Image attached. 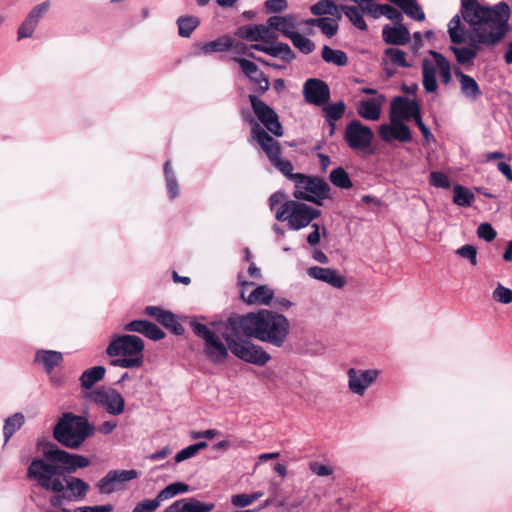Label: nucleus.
<instances>
[{"label": "nucleus", "instance_id": "f257e3e1", "mask_svg": "<svg viewBox=\"0 0 512 512\" xmlns=\"http://www.w3.org/2000/svg\"><path fill=\"white\" fill-rule=\"evenodd\" d=\"M225 328L231 333L224 334L231 353L238 359L258 366L266 365L270 354L260 345L247 338H254L281 348L287 341L290 323L286 316L277 312L260 309L257 312L235 314L227 318Z\"/></svg>", "mask_w": 512, "mask_h": 512}, {"label": "nucleus", "instance_id": "f03ea898", "mask_svg": "<svg viewBox=\"0 0 512 512\" xmlns=\"http://www.w3.org/2000/svg\"><path fill=\"white\" fill-rule=\"evenodd\" d=\"M461 16L477 27L467 41L468 47L450 46L457 62L462 65L473 62L482 47L497 45L509 30L510 8L505 2L490 7L477 0H461Z\"/></svg>", "mask_w": 512, "mask_h": 512}, {"label": "nucleus", "instance_id": "7ed1b4c3", "mask_svg": "<svg viewBox=\"0 0 512 512\" xmlns=\"http://www.w3.org/2000/svg\"><path fill=\"white\" fill-rule=\"evenodd\" d=\"M43 454L48 461L59 463L62 468L48 464L44 460L35 459L29 465L27 475L44 489L56 493L65 490L64 471L72 473L79 468H85L90 465V460L87 457L78 454H70L54 444L47 445Z\"/></svg>", "mask_w": 512, "mask_h": 512}, {"label": "nucleus", "instance_id": "20e7f679", "mask_svg": "<svg viewBox=\"0 0 512 512\" xmlns=\"http://www.w3.org/2000/svg\"><path fill=\"white\" fill-rule=\"evenodd\" d=\"M145 343L131 334H113L106 348L111 364L124 369H138L144 364Z\"/></svg>", "mask_w": 512, "mask_h": 512}, {"label": "nucleus", "instance_id": "39448f33", "mask_svg": "<svg viewBox=\"0 0 512 512\" xmlns=\"http://www.w3.org/2000/svg\"><path fill=\"white\" fill-rule=\"evenodd\" d=\"M95 434V427L84 416L63 413L53 429V437L69 449H78Z\"/></svg>", "mask_w": 512, "mask_h": 512}, {"label": "nucleus", "instance_id": "423d86ee", "mask_svg": "<svg viewBox=\"0 0 512 512\" xmlns=\"http://www.w3.org/2000/svg\"><path fill=\"white\" fill-rule=\"evenodd\" d=\"M194 334L203 340V353L209 361L214 364H221L226 361L231 352L224 336L217 332L219 329H211L209 326L193 319L189 323ZM231 333L229 329H227ZM227 332L222 333V335Z\"/></svg>", "mask_w": 512, "mask_h": 512}, {"label": "nucleus", "instance_id": "0eeeda50", "mask_svg": "<svg viewBox=\"0 0 512 512\" xmlns=\"http://www.w3.org/2000/svg\"><path fill=\"white\" fill-rule=\"evenodd\" d=\"M245 119L252 124L251 136L260 145L271 164L293 182V176L296 173H292V163L281 157L279 143L268 135L265 129L259 123L255 122L253 118L248 116L245 117Z\"/></svg>", "mask_w": 512, "mask_h": 512}, {"label": "nucleus", "instance_id": "6e6552de", "mask_svg": "<svg viewBox=\"0 0 512 512\" xmlns=\"http://www.w3.org/2000/svg\"><path fill=\"white\" fill-rule=\"evenodd\" d=\"M293 183V196L301 202L322 206L325 200L331 199V187L322 178L296 173L293 176Z\"/></svg>", "mask_w": 512, "mask_h": 512}, {"label": "nucleus", "instance_id": "1a4fd4ad", "mask_svg": "<svg viewBox=\"0 0 512 512\" xmlns=\"http://www.w3.org/2000/svg\"><path fill=\"white\" fill-rule=\"evenodd\" d=\"M432 58L422 60V85L426 93H436L438 91L437 75L441 82L448 85L452 80V68L450 61L441 53L430 50Z\"/></svg>", "mask_w": 512, "mask_h": 512}, {"label": "nucleus", "instance_id": "9d476101", "mask_svg": "<svg viewBox=\"0 0 512 512\" xmlns=\"http://www.w3.org/2000/svg\"><path fill=\"white\" fill-rule=\"evenodd\" d=\"M320 215L319 209L297 199L285 201L275 212V218L278 221L287 222L289 228L296 231L307 227Z\"/></svg>", "mask_w": 512, "mask_h": 512}, {"label": "nucleus", "instance_id": "9b49d317", "mask_svg": "<svg viewBox=\"0 0 512 512\" xmlns=\"http://www.w3.org/2000/svg\"><path fill=\"white\" fill-rule=\"evenodd\" d=\"M84 397L113 416L122 414L125 410V400L115 389L110 387H98L84 394Z\"/></svg>", "mask_w": 512, "mask_h": 512}, {"label": "nucleus", "instance_id": "f8f14e48", "mask_svg": "<svg viewBox=\"0 0 512 512\" xmlns=\"http://www.w3.org/2000/svg\"><path fill=\"white\" fill-rule=\"evenodd\" d=\"M374 133L370 127L362 124L359 120L350 121L344 133V139L352 150L367 152L370 150Z\"/></svg>", "mask_w": 512, "mask_h": 512}, {"label": "nucleus", "instance_id": "ddd939ff", "mask_svg": "<svg viewBox=\"0 0 512 512\" xmlns=\"http://www.w3.org/2000/svg\"><path fill=\"white\" fill-rule=\"evenodd\" d=\"M249 101L253 113L257 119L265 126V128L276 137L283 135L282 125L279 122L277 113L272 107L260 100L256 95H249Z\"/></svg>", "mask_w": 512, "mask_h": 512}, {"label": "nucleus", "instance_id": "4468645a", "mask_svg": "<svg viewBox=\"0 0 512 512\" xmlns=\"http://www.w3.org/2000/svg\"><path fill=\"white\" fill-rule=\"evenodd\" d=\"M380 374L377 369L350 368L347 372L348 388L358 396H363L366 390L376 381Z\"/></svg>", "mask_w": 512, "mask_h": 512}, {"label": "nucleus", "instance_id": "2eb2a0df", "mask_svg": "<svg viewBox=\"0 0 512 512\" xmlns=\"http://www.w3.org/2000/svg\"><path fill=\"white\" fill-rule=\"evenodd\" d=\"M137 477L136 470H111L96 484L101 494H111L123 488L125 482Z\"/></svg>", "mask_w": 512, "mask_h": 512}, {"label": "nucleus", "instance_id": "dca6fc26", "mask_svg": "<svg viewBox=\"0 0 512 512\" xmlns=\"http://www.w3.org/2000/svg\"><path fill=\"white\" fill-rule=\"evenodd\" d=\"M421 117L420 107L416 100L407 97L397 96L393 98L390 106V121H408Z\"/></svg>", "mask_w": 512, "mask_h": 512}, {"label": "nucleus", "instance_id": "f3484780", "mask_svg": "<svg viewBox=\"0 0 512 512\" xmlns=\"http://www.w3.org/2000/svg\"><path fill=\"white\" fill-rule=\"evenodd\" d=\"M233 61L240 66L243 74L255 86V91L259 95L268 91L270 87L269 79L254 62L241 57H234Z\"/></svg>", "mask_w": 512, "mask_h": 512}, {"label": "nucleus", "instance_id": "a211bd4d", "mask_svg": "<svg viewBox=\"0 0 512 512\" xmlns=\"http://www.w3.org/2000/svg\"><path fill=\"white\" fill-rule=\"evenodd\" d=\"M303 95L306 102L320 106L329 100L330 90L324 81L311 78L308 79L303 85Z\"/></svg>", "mask_w": 512, "mask_h": 512}, {"label": "nucleus", "instance_id": "6ab92c4d", "mask_svg": "<svg viewBox=\"0 0 512 512\" xmlns=\"http://www.w3.org/2000/svg\"><path fill=\"white\" fill-rule=\"evenodd\" d=\"M241 297L249 305H269L273 299L274 291L267 285L255 287L248 295L247 289L252 283L247 281L240 282Z\"/></svg>", "mask_w": 512, "mask_h": 512}, {"label": "nucleus", "instance_id": "aec40b11", "mask_svg": "<svg viewBox=\"0 0 512 512\" xmlns=\"http://www.w3.org/2000/svg\"><path fill=\"white\" fill-rule=\"evenodd\" d=\"M379 135L384 142H409L412 135L409 127L402 121H390V124H383L379 127Z\"/></svg>", "mask_w": 512, "mask_h": 512}, {"label": "nucleus", "instance_id": "412c9836", "mask_svg": "<svg viewBox=\"0 0 512 512\" xmlns=\"http://www.w3.org/2000/svg\"><path fill=\"white\" fill-rule=\"evenodd\" d=\"M49 8V1H45L36 5L18 28V39L31 37L38 25L39 20L43 17V15L47 13Z\"/></svg>", "mask_w": 512, "mask_h": 512}, {"label": "nucleus", "instance_id": "4be33fe9", "mask_svg": "<svg viewBox=\"0 0 512 512\" xmlns=\"http://www.w3.org/2000/svg\"><path fill=\"white\" fill-rule=\"evenodd\" d=\"M463 20L469 24L470 28L467 29L459 15H455L448 23V34L453 44H462L470 41V36L475 32L476 25L471 21Z\"/></svg>", "mask_w": 512, "mask_h": 512}, {"label": "nucleus", "instance_id": "5701e85b", "mask_svg": "<svg viewBox=\"0 0 512 512\" xmlns=\"http://www.w3.org/2000/svg\"><path fill=\"white\" fill-rule=\"evenodd\" d=\"M237 35L247 41L251 42H270L276 39V35L271 31L268 25H246L240 27L237 31Z\"/></svg>", "mask_w": 512, "mask_h": 512}, {"label": "nucleus", "instance_id": "b1692460", "mask_svg": "<svg viewBox=\"0 0 512 512\" xmlns=\"http://www.w3.org/2000/svg\"><path fill=\"white\" fill-rule=\"evenodd\" d=\"M309 277L325 282L334 288H342L346 281L336 270L319 266L310 267L307 270Z\"/></svg>", "mask_w": 512, "mask_h": 512}, {"label": "nucleus", "instance_id": "393cba45", "mask_svg": "<svg viewBox=\"0 0 512 512\" xmlns=\"http://www.w3.org/2000/svg\"><path fill=\"white\" fill-rule=\"evenodd\" d=\"M384 101L385 97L383 95H377L372 99H362L358 104L357 113L363 119L376 121L380 118Z\"/></svg>", "mask_w": 512, "mask_h": 512}, {"label": "nucleus", "instance_id": "a878e982", "mask_svg": "<svg viewBox=\"0 0 512 512\" xmlns=\"http://www.w3.org/2000/svg\"><path fill=\"white\" fill-rule=\"evenodd\" d=\"M267 25L270 27L271 31H280L284 36L290 38L296 32L295 29L298 26V21L292 14L271 16L267 19Z\"/></svg>", "mask_w": 512, "mask_h": 512}, {"label": "nucleus", "instance_id": "bb28decb", "mask_svg": "<svg viewBox=\"0 0 512 512\" xmlns=\"http://www.w3.org/2000/svg\"><path fill=\"white\" fill-rule=\"evenodd\" d=\"M383 40L392 45H404L410 39L409 30L403 26L398 25L395 27L385 26L382 30Z\"/></svg>", "mask_w": 512, "mask_h": 512}, {"label": "nucleus", "instance_id": "cd10ccee", "mask_svg": "<svg viewBox=\"0 0 512 512\" xmlns=\"http://www.w3.org/2000/svg\"><path fill=\"white\" fill-rule=\"evenodd\" d=\"M454 73L459 79L461 92L466 98L475 100L481 95L480 87L473 77L463 73L459 68L455 69Z\"/></svg>", "mask_w": 512, "mask_h": 512}, {"label": "nucleus", "instance_id": "c85d7f7f", "mask_svg": "<svg viewBox=\"0 0 512 512\" xmlns=\"http://www.w3.org/2000/svg\"><path fill=\"white\" fill-rule=\"evenodd\" d=\"M170 508L180 512H210L214 508V504L190 498L178 500Z\"/></svg>", "mask_w": 512, "mask_h": 512}, {"label": "nucleus", "instance_id": "c756f323", "mask_svg": "<svg viewBox=\"0 0 512 512\" xmlns=\"http://www.w3.org/2000/svg\"><path fill=\"white\" fill-rule=\"evenodd\" d=\"M62 360V354L53 350H39L35 356V361L42 362L48 373L58 366Z\"/></svg>", "mask_w": 512, "mask_h": 512}, {"label": "nucleus", "instance_id": "7c9ffc66", "mask_svg": "<svg viewBox=\"0 0 512 512\" xmlns=\"http://www.w3.org/2000/svg\"><path fill=\"white\" fill-rule=\"evenodd\" d=\"M368 15L374 19H377L380 16H385L395 23H400L403 19L402 14L388 4H376L375 6H372Z\"/></svg>", "mask_w": 512, "mask_h": 512}, {"label": "nucleus", "instance_id": "2f4dec72", "mask_svg": "<svg viewBox=\"0 0 512 512\" xmlns=\"http://www.w3.org/2000/svg\"><path fill=\"white\" fill-rule=\"evenodd\" d=\"M105 373L106 369L104 366H94L85 370L80 377L81 386L85 389H90L95 383L104 378Z\"/></svg>", "mask_w": 512, "mask_h": 512}, {"label": "nucleus", "instance_id": "473e14b6", "mask_svg": "<svg viewBox=\"0 0 512 512\" xmlns=\"http://www.w3.org/2000/svg\"><path fill=\"white\" fill-rule=\"evenodd\" d=\"M340 9L348 17L350 22L360 30H366L367 24L363 18V14L366 13L360 5L358 6H347L342 5Z\"/></svg>", "mask_w": 512, "mask_h": 512}, {"label": "nucleus", "instance_id": "72a5a7b5", "mask_svg": "<svg viewBox=\"0 0 512 512\" xmlns=\"http://www.w3.org/2000/svg\"><path fill=\"white\" fill-rule=\"evenodd\" d=\"M475 201L473 192L460 184L453 187V203L459 207H470Z\"/></svg>", "mask_w": 512, "mask_h": 512}, {"label": "nucleus", "instance_id": "f704fd0d", "mask_svg": "<svg viewBox=\"0 0 512 512\" xmlns=\"http://www.w3.org/2000/svg\"><path fill=\"white\" fill-rule=\"evenodd\" d=\"M267 54L272 57L280 58L285 62H291L295 58L294 52L290 46L282 42L274 43L273 41H270L268 44Z\"/></svg>", "mask_w": 512, "mask_h": 512}, {"label": "nucleus", "instance_id": "c9c22d12", "mask_svg": "<svg viewBox=\"0 0 512 512\" xmlns=\"http://www.w3.org/2000/svg\"><path fill=\"white\" fill-rule=\"evenodd\" d=\"M25 422L24 415L20 412L14 413L9 416L4 421L3 426V435L5 438V443L18 431L21 429Z\"/></svg>", "mask_w": 512, "mask_h": 512}, {"label": "nucleus", "instance_id": "e433bc0d", "mask_svg": "<svg viewBox=\"0 0 512 512\" xmlns=\"http://www.w3.org/2000/svg\"><path fill=\"white\" fill-rule=\"evenodd\" d=\"M321 57L326 63L334 64L339 67L345 66L348 63V57L344 51L332 49L327 45L323 46Z\"/></svg>", "mask_w": 512, "mask_h": 512}, {"label": "nucleus", "instance_id": "4c0bfd02", "mask_svg": "<svg viewBox=\"0 0 512 512\" xmlns=\"http://www.w3.org/2000/svg\"><path fill=\"white\" fill-rule=\"evenodd\" d=\"M233 47V40L229 37H220L201 45V53L208 55L214 52L227 51Z\"/></svg>", "mask_w": 512, "mask_h": 512}, {"label": "nucleus", "instance_id": "58836bf2", "mask_svg": "<svg viewBox=\"0 0 512 512\" xmlns=\"http://www.w3.org/2000/svg\"><path fill=\"white\" fill-rule=\"evenodd\" d=\"M330 182L341 189H350L353 183L348 173L342 167L334 168L329 175Z\"/></svg>", "mask_w": 512, "mask_h": 512}, {"label": "nucleus", "instance_id": "ea45409f", "mask_svg": "<svg viewBox=\"0 0 512 512\" xmlns=\"http://www.w3.org/2000/svg\"><path fill=\"white\" fill-rule=\"evenodd\" d=\"M164 175L166 181V187L171 199H175L179 195V184L175 173L172 170L170 161L164 163Z\"/></svg>", "mask_w": 512, "mask_h": 512}, {"label": "nucleus", "instance_id": "a19ab883", "mask_svg": "<svg viewBox=\"0 0 512 512\" xmlns=\"http://www.w3.org/2000/svg\"><path fill=\"white\" fill-rule=\"evenodd\" d=\"M311 12L314 15L339 16V8L332 0H321L311 6Z\"/></svg>", "mask_w": 512, "mask_h": 512}, {"label": "nucleus", "instance_id": "79ce46f5", "mask_svg": "<svg viewBox=\"0 0 512 512\" xmlns=\"http://www.w3.org/2000/svg\"><path fill=\"white\" fill-rule=\"evenodd\" d=\"M200 21L195 16H181L177 19L179 35L189 37L192 32L199 26Z\"/></svg>", "mask_w": 512, "mask_h": 512}, {"label": "nucleus", "instance_id": "37998d69", "mask_svg": "<svg viewBox=\"0 0 512 512\" xmlns=\"http://www.w3.org/2000/svg\"><path fill=\"white\" fill-rule=\"evenodd\" d=\"M68 489L74 497L84 498L89 490V485L80 478H65V489Z\"/></svg>", "mask_w": 512, "mask_h": 512}, {"label": "nucleus", "instance_id": "c03bdc74", "mask_svg": "<svg viewBox=\"0 0 512 512\" xmlns=\"http://www.w3.org/2000/svg\"><path fill=\"white\" fill-rule=\"evenodd\" d=\"M190 490L188 484L183 482H174L166 486L159 492V499L162 501L173 498L174 496L182 493H186Z\"/></svg>", "mask_w": 512, "mask_h": 512}, {"label": "nucleus", "instance_id": "a18cd8bd", "mask_svg": "<svg viewBox=\"0 0 512 512\" xmlns=\"http://www.w3.org/2000/svg\"><path fill=\"white\" fill-rule=\"evenodd\" d=\"M384 56L395 66L405 68L411 67V63L406 59V53L399 48H387L384 51Z\"/></svg>", "mask_w": 512, "mask_h": 512}, {"label": "nucleus", "instance_id": "49530a36", "mask_svg": "<svg viewBox=\"0 0 512 512\" xmlns=\"http://www.w3.org/2000/svg\"><path fill=\"white\" fill-rule=\"evenodd\" d=\"M289 39L292 41L293 45L304 54H310L315 49L313 41L298 32H295Z\"/></svg>", "mask_w": 512, "mask_h": 512}, {"label": "nucleus", "instance_id": "de8ad7c7", "mask_svg": "<svg viewBox=\"0 0 512 512\" xmlns=\"http://www.w3.org/2000/svg\"><path fill=\"white\" fill-rule=\"evenodd\" d=\"M159 323H161L167 329L171 330L176 335H181L184 332V328L178 322L176 316L168 310L164 312L161 319L159 320Z\"/></svg>", "mask_w": 512, "mask_h": 512}, {"label": "nucleus", "instance_id": "09e8293b", "mask_svg": "<svg viewBox=\"0 0 512 512\" xmlns=\"http://www.w3.org/2000/svg\"><path fill=\"white\" fill-rule=\"evenodd\" d=\"M327 122H336L342 118L345 112V104L342 101L323 108Z\"/></svg>", "mask_w": 512, "mask_h": 512}, {"label": "nucleus", "instance_id": "8fccbe9b", "mask_svg": "<svg viewBox=\"0 0 512 512\" xmlns=\"http://www.w3.org/2000/svg\"><path fill=\"white\" fill-rule=\"evenodd\" d=\"M492 298L501 304H509L512 302V290L498 283L492 292Z\"/></svg>", "mask_w": 512, "mask_h": 512}, {"label": "nucleus", "instance_id": "3c124183", "mask_svg": "<svg viewBox=\"0 0 512 512\" xmlns=\"http://www.w3.org/2000/svg\"><path fill=\"white\" fill-rule=\"evenodd\" d=\"M321 32L328 38L333 37L338 31V22L334 18L321 17L319 27Z\"/></svg>", "mask_w": 512, "mask_h": 512}, {"label": "nucleus", "instance_id": "603ef678", "mask_svg": "<svg viewBox=\"0 0 512 512\" xmlns=\"http://www.w3.org/2000/svg\"><path fill=\"white\" fill-rule=\"evenodd\" d=\"M429 182L436 188L449 189L451 186L448 176L442 172L437 171L430 173Z\"/></svg>", "mask_w": 512, "mask_h": 512}, {"label": "nucleus", "instance_id": "864d4df0", "mask_svg": "<svg viewBox=\"0 0 512 512\" xmlns=\"http://www.w3.org/2000/svg\"><path fill=\"white\" fill-rule=\"evenodd\" d=\"M458 256L469 260L471 265H477V250L473 245L466 244L458 248L455 252Z\"/></svg>", "mask_w": 512, "mask_h": 512}, {"label": "nucleus", "instance_id": "5fc2aeb1", "mask_svg": "<svg viewBox=\"0 0 512 512\" xmlns=\"http://www.w3.org/2000/svg\"><path fill=\"white\" fill-rule=\"evenodd\" d=\"M161 502L159 495L155 499H145L134 507L133 512H153L160 506Z\"/></svg>", "mask_w": 512, "mask_h": 512}, {"label": "nucleus", "instance_id": "6e6d98bb", "mask_svg": "<svg viewBox=\"0 0 512 512\" xmlns=\"http://www.w3.org/2000/svg\"><path fill=\"white\" fill-rule=\"evenodd\" d=\"M477 236L487 242L493 241L497 233L495 229L489 223H481L477 228Z\"/></svg>", "mask_w": 512, "mask_h": 512}, {"label": "nucleus", "instance_id": "4d7b16f0", "mask_svg": "<svg viewBox=\"0 0 512 512\" xmlns=\"http://www.w3.org/2000/svg\"><path fill=\"white\" fill-rule=\"evenodd\" d=\"M143 335L151 340L157 341L165 337V333L154 323H146Z\"/></svg>", "mask_w": 512, "mask_h": 512}, {"label": "nucleus", "instance_id": "13d9d810", "mask_svg": "<svg viewBox=\"0 0 512 512\" xmlns=\"http://www.w3.org/2000/svg\"><path fill=\"white\" fill-rule=\"evenodd\" d=\"M313 231L308 234L307 242L314 246L320 242L321 235H326V228L324 226L320 227L317 223L312 224Z\"/></svg>", "mask_w": 512, "mask_h": 512}, {"label": "nucleus", "instance_id": "bf43d9fd", "mask_svg": "<svg viewBox=\"0 0 512 512\" xmlns=\"http://www.w3.org/2000/svg\"><path fill=\"white\" fill-rule=\"evenodd\" d=\"M309 468L317 476H329L333 473L331 466L319 462H311Z\"/></svg>", "mask_w": 512, "mask_h": 512}, {"label": "nucleus", "instance_id": "052dcab7", "mask_svg": "<svg viewBox=\"0 0 512 512\" xmlns=\"http://www.w3.org/2000/svg\"><path fill=\"white\" fill-rule=\"evenodd\" d=\"M265 7L268 12L279 13L284 11L288 7L287 0H267Z\"/></svg>", "mask_w": 512, "mask_h": 512}, {"label": "nucleus", "instance_id": "680f3d73", "mask_svg": "<svg viewBox=\"0 0 512 512\" xmlns=\"http://www.w3.org/2000/svg\"><path fill=\"white\" fill-rule=\"evenodd\" d=\"M147 321L145 320H133L124 325L123 329L127 332H136L143 335Z\"/></svg>", "mask_w": 512, "mask_h": 512}, {"label": "nucleus", "instance_id": "e2e57ef3", "mask_svg": "<svg viewBox=\"0 0 512 512\" xmlns=\"http://www.w3.org/2000/svg\"><path fill=\"white\" fill-rule=\"evenodd\" d=\"M231 503L235 507L242 508L252 504V501L249 494H237L231 497Z\"/></svg>", "mask_w": 512, "mask_h": 512}, {"label": "nucleus", "instance_id": "0e129e2a", "mask_svg": "<svg viewBox=\"0 0 512 512\" xmlns=\"http://www.w3.org/2000/svg\"><path fill=\"white\" fill-rule=\"evenodd\" d=\"M113 506L111 504L98 505V506H83L77 508L74 512H111Z\"/></svg>", "mask_w": 512, "mask_h": 512}, {"label": "nucleus", "instance_id": "69168bd1", "mask_svg": "<svg viewBox=\"0 0 512 512\" xmlns=\"http://www.w3.org/2000/svg\"><path fill=\"white\" fill-rule=\"evenodd\" d=\"M415 123L420 129L426 143H431L432 141H434L433 134L430 132L429 128L424 124L421 117H417Z\"/></svg>", "mask_w": 512, "mask_h": 512}, {"label": "nucleus", "instance_id": "338daca9", "mask_svg": "<svg viewBox=\"0 0 512 512\" xmlns=\"http://www.w3.org/2000/svg\"><path fill=\"white\" fill-rule=\"evenodd\" d=\"M195 455H196V453H195L194 449L192 448V446L190 445V446L182 449L175 455V462L180 463V462L187 460Z\"/></svg>", "mask_w": 512, "mask_h": 512}, {"label": "nucleus", "instance_id": "774afa93", "mask_svg": "<svg viewBox=\"0 0 512 512\" xmlns=\"http://www.w3.org/2000/svg\"><path fill=\"white\" fill-rule=\"evenodd\" d=\"M284 199H285V194L282 192H276V193L272 194L269 198V204H270L271 210H275V208L278 204L282 205L285 202Z\"/></svg>", "mask_w": 512, "mask_h": 512}]
</instances>
